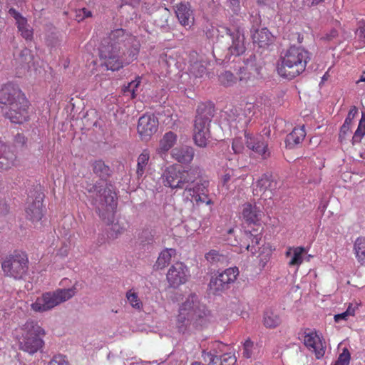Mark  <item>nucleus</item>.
I'll return each mask as SVG.
<instances>
[{"mask_svg": "<svg viewBox=\"0 0 365 365\" xmlns=\"http://www.w3.org/2000/svg\"><path fill=\"white\" fill-rule=\"evenodd\" d=\"M304 344L312 352L314 353L317 359H319V352L317 345L319 343V337L317 332L311 329H305L302 335Z\"/></svg>", "mask_w": 365, "mask_h": 365, "instance_id": "412c9836", "label": "nucleus"}, {"mask_svg": "<svg viewBox=\"0 0 365 365\" xmlns=\"http://www.w3.org/2000/svg\"><path fill=\"white\" fill-rule=\"evenodd\" d=\"M306 250L302 247H289L285 252L289 267L298 268L303 262Z\"/></svg>", "mask_w": 365, "mask_h": 365, "instance_id": "aec40b11", "label": "nucleus"}, {"mask_svg": "<svg viewBox=\"0 0 365 365\" xmlns=\"http://www.w3.org/2000/svg\"><path fill=\"white\" fill-rule=\"evenodd\" d=\"M244 239L246 242L251 241V244L250 242L244 243L245 249L248 251H250L252 254H255L257 252V249L255 246L259 245L261 236L259 235H254L250 232H245Z\"/></svg>", "mask_w": 365, "mask_h": 365, "instance_id": "2f4dec72", "label": "nucleus"}, {"mask_svg": "<svg viewBox=\"0 0 365 365\" xmlns=\"http://www.w3.org/2000/svg\"><path fill=\"white\" fill-rule=\"evenodd\" d=\"M212 117V108L203 104L198 106L194 124L193 139L195 143L204 148L210 137L209 125Z\"/></svg>", "mask_w": 365, "mask_h": 365, "instance_id": "6e6552de", "label": "nucleus"}, {"mask_svg": "<svg viewBox=\"0 0 365 365\" xmlns=\"http://www.w3.org/2000/svg\"><path fill=\"white\" fill-rule=\"evenodd\" d=\"M309 58L308 52L301 47L292 46L281 58L277 66L279 75L292 79L302 73Z\"/></svg>", "mask_w": 365, "mask_h": 365, "instance_id": "39448f33", "label": "nucleus"}, {"mask_svg": "<svg viewBox=\"0 0 365 365\" xmlns=\"http://www.w3.org/2000/svg\"><path fill=\"white\" fill-rule=\"evenodd\" d=\"M158 120L153 115H144L138 120V132L143 140H148L158 130Z\"/></svg>", "mask_w": 365, "mask_h": 365, "instance_id": "4468645a", "label": "nucleus"}, {"mask_svg": "<svg viewBox=\"0 0 365 365\" xmlns=\"http://www.w3.org/2000/svg\"><path fill=\"white\" fill-rule=\"evenodd\" d=\"M20 330L18 340L21 350L32 355L42 349L45 331L41 326L33 321L27 322Z\"/></svg>", "mask_w": 365, "mask_h": 365, "instance_id": "423d86ee", "label": "nucleus"}, {"mask_svg": "<svg viewBox=\"0 0 365 365\" xmlns=\"http://www.w3.org/2000/svg\"><path fill=\"white\" fill-rule=\"evenodd\" d=\"M219 81L225 86H231L236 83L237 78L230 71H225L219 76Z\"/></svg>", "mask_w": 365, "mask_h": 365, "instance_id": "a19ab883", "label": "nucleus"}, {"mask_svg": "<svg viewBox=\"0 0 365 365\" xmlns=\"http://www.w3.org/2000/svg\"><path fill=\"white\" fill-rule=\"evenodd\" d=\"M43 193L38 190L28 197L26 207V217L32 222H38L43 215Z\"/></svg>", "mask_w": 365, "mask_h": 365, "instance_id": "f8f14e48", "label": "nucleus"}, {"mask_svg": "<svg viewBox=\"0 0 365 365\" xmlns=\"http://www.w3.org/2000/svg\"><path fill=\"white\" fill-rule=\"evenodd\" d=\"M93 171L96 174L101 177H103L108 173V167L101 160H97L93 165Z\"/></svg>", "mask_w": 365, "mask_h": 365, "instance_id": "37998d69", "label": "nucleus"}, {"mask_svg": "<svg viewBox=\"0 0 365 365\" xmlns=\"http://www.w3.org/2000/svg\"><path fill=\"white\" fill-rule=\"evenodd\" d=\"M178 135L172 131L165 133L159 142L158 151L160 153L168 152L176 143Z\"/></svg>", "mask_w": 365, "mask_h": 365, "instance_id": "cd10ccee", "label": "nucleus"}, {"mask_svg": "<svg viewBox=\"0 0 365 365\" xmlns=\"http://www.w3.org/2000/svg\"><path fill=\"white\" fill-rule=\"evenodd\" d=\"M263 215L259 207L256 205L246 204L242 210V217L248 223L257 224Z\"/></svg>", "mask_w": 365, "mask_h": 365, "instance_id": "b1692460", "label": "nucleus"}, {"mask_svg": "<svg viewBox=\"0 0 365 365\" xmlns=\"http://www.w3.org/2000/svg\"><path fill=\"white\" fill-rule=\"evenodd\" d=\"M351 354L347 348H344L337 360L333 365H349Z\"/></svg>", "mask_w": 365, "mask_h": 365, "instance_id": "79ce46f5", "label": "nucleus"}, {"mask_svg": "<svg viewBox=\"0 0 365 365\" xmlns=\"http://www.w3.org/2000/svg\"><path fill=\"white\" fill-rule=\"evenodd\" d=\"M15 143L16 145H24L25 143H26V138L24 137V135L22 134H20V133H18L16 136H15Z\"/></svg>", "mask_w": 365, "mask_h": 365, "instance_id": "680f3d73", "label": "nucleus"}, {"mask_svg": "<svg viewBox=\"0 0 365 365\" xmlns=\"http://www.w3.org/2000/svg\"><path fill=\"white\" fill-rule=\"evenodd\" d=\"M360 304L355 303L349 304L346 310L345 311L349 316H354L356 310L359 309Z\"/></svg>", "mask_w": 365, "mask_h": 365, "instance_id": "13d9d810", "label": "nucleus"}, {"mask_svg": "<svg viewBox=\"0 0 365 365\" xmlns=\"http://www.w3.org/2000/svg\"><path fill=\"white\" fill-rule=\"evenodd\" d=\"M252 36L254 43L257 44L259 47H265L269 45L273 39L272 34L266 28L257 30Z\"/></svg>", "mask_w": 365, "mask_h": 365, "instance_id": "a878e982", "label": "nucleus"}, {"mask_svg": "<svg viewBox=\"0 0 365 365\" xmlns=\"http://www.w3.org/2000/svg\"><path fill=\"white\" fill-rule=\"evenodd\" d=\"M126 298L130 305L135 309L140 311L143 309L142 301L140 299L138 294L132 289L127 292Z\"/></svg>", "mask_w": 365, "mask_h": 365, "instance_id": "c9c22d12", "label": "nucleus"}, {"mask_svg": "<svg viewBox=\"0 0 365 365\" xmlns=\"http://www.w3.org/2000/svg\"><path fill=\"white\" fill-rule=\"evenodd\" d=\"M227 348V346L225 344L220 341H214L209 345V347L206 350L203 351L202 355L205 352H210L213 354V356L215 358H218L219 354H222L224 351H225Z\"/></svg>", "mask_w": 365, "mask_h": 365, "instance_id": "e433bc0d", "label": "nucleus"}, {"mask_svg": "<svg viewBox=\"0 0 365 365\" xmlns=\"http://www.w3.org/2000/svg\"><path fill=\"white\" fill-rule=\"evenodd\" d=\"M9 212V207L8 204L4 201L0 203V213L2 215H6Z\"/></svg>", "mask_w": 365, "mask_h": 365, "instance_id": "0e129e2a", "label": "nucleus"}, {"mask_svg": "<svg viewBox=\"0 0 365 365\" xmlns=\"http://www.w3.org/2000/svg\"><path fill=\"white\" fill-rule=\"evenodd\" d=\"M190 277V272L187 266L178 262L173 264L168 270L166 278L170 287L177 288L185 284Z\"/></svg>", "mask_w": 365, "mask_h": 365, "instance_id": "ddd939ff", "label": "nucleus"}, {"mask_svg": "<svg viewBox=\"0 0 365 365\" xmlns=\"http://www.w3.org/2000/svg\"><path fill=\"white\" fill-rule=\"evenodd\" d=\"M208 287L210 291L215 294H220L227 289V287L222 284L217 274L211 277Z\"/></svg>", "mask_w": 365, "mask_h": 365, "instance_id": "f704fd0d", "label": "nucleus"}, {"mask_svg": "<svg viewBox=\"0 0 365 365\" xmlns=\"http://www.w3.org/2000/svg\"><path fill=\"white\" fill-rule=\"evenodd\" d=\"M175 14L180 24L190 28L194 24V14L189 3H180L175 6Z\"/></svg>", "mask_w": 365, "mask_h": 365, "instance_id": "f3484780", "label": "nucleus"}, {"mask_svg": "<svg viewBox=\"0 0 365 365\" xmlns=\"http://www.w3.org/2000/svg\"><path fill=\"white\" fill-rule=\"evenodd\" d=\"M208 314V310L200 303L197 296L191 294L179 308L175 327L182 334H193L205 324Z\"/></svg>", "mask_w": 365, "mask_h": 365, "instance_id": "7ed1b4c3", "label": "nucleus"}, {"mask_svg": "<svg viewBox=\"0 0 365 365\" xmlns=\"http://www.w3.org/2000/svg\"><path fill=\"white\" fill-rule=\"evenodd\" d=\"M16 21V24H17L19 31H20V30L23 29L24 27H26L29 26V24H27L26 19L23 16L18 19Z\"/></svg>", "mask_w": 365, "mask_h": 365, "instance_id": "052dcab7", "label": "nucleus"}, {"mask_svg": "<svg viewBox=\"0 0 365 365\" xmlns=\"http://www.w3.org/2000/svg\"><path fill=\"white\" fill-rule=\"evenodd\" d=\"M356 34L358 36L359 39L365 43V24L359 26L356 31Z\"/></svg>", "mask_w": 365, "mask_h": 365, "instance_id": "6e6d98bb", "label": "nucleus"}, {"mask_svg": "<svg viewBox=\"0 0 365 365\" xmlns=\"http://www.w3.org/2000/svg\"><path fill=\"white\" fill-rule=\"evenodd\" d=\"M16 155L10 148L0 142V169L7 170L14 165Z\"/></svg>", "mask_w": 365, "mask_h": 365, "instance_id": "4be33fe9", "label": "nucleus"}, {"mask_svg": "<svg viewBox=\"0 0 365 365\" xmlns=\"http://www.w3.org/2000/svg\"><path fill=\"white\" fill-rule=\"evenodd\" d=\"M237 178L238 177L234 170H228L222 177V182L224 185H227L230 181L235 182Z\"/></svg>", "mask_w": 365, "mask_h": 365, "instance_id": "09e8293b", "label": "nucleus"}, {"mask_svg": "<svg viewBox=\"0 0 365 365\" xmlns=\"http://www.w3.org/2000/svg\"><path fill=\"white\" fill-rule=\"evenodd\" d=\"M76 294V287L75 285L68 289H57L53 292H47L37 297L36 301L31 304V307L36 312H47L69 300Z\"/></svg>", "mask_w": 365, "mask_h": 365, "instance_id": "0eeeda50", "label": "nucleus"}, {"mask_svg": "<svg viewBox=\"0 0 365 365\" xmlns=\"http://www.w3.org/2000/svg\"><path fill=\"white\" fill-rule=\"evenodd\" d=\"M138 43L135 38L119 29L104 38L99 47L100 60L108 70L118 71L136 59Z\"/></svg>", "mask_w": 365, "mask_h": 365, "instance_id": "f257e3e1", "label": "nucleus"}, {"mask_svg": "<svg viewBox=\"0 0 365 365\" xmlns=\"http://www.w3.org/2000/svg\"><path fill=\"white\" fill-rule=\"evenodd\" d=\"M227 6L235 14H238L240 11V0H227Z\"/></svg>", "mask_w": 365, "mask_h": 365, "instance_id": "8fccbe9b", "label": "nucleus"}, {"mask_svg": "<svg viewBox=\"0 0 365 365\" xmlns=\"http://www.w3.org/2000/svg\"><path fill=\"white\" fill-rule=\"evenodd\" d=\"M245 142L246 143L245 138L243 139L242 137H237L234 138L232 141V148L235 153H242L245 149Z\"/></svg>", "mask_w": 365, "mask_h": 365, "instance_id": "c03bdc74", "label": "nucleus"}, {"mask_svg": "<svg viewBox=\"0 0 365 365\" xmlns=\"http://www.w3.org/2000/svg\"><path fill=\"white\" fill-rule=\"evenodd\" d=\"M365 135V114L362 113L361 118L359 120L358 128L352 137V144L360 143Z\"/></svg>", "mask_w": 365, "mask_h": 365, "instance_id": "4c0bfd02", "label": "nucleus"}, {"mask_svg": "<svg viewBox=\"0 0 365 365\" xmlns=\"http://www.w3.org/2000/svg\"><path fill=\"white\" fill-rule=\"evenodd\" d=\"M28 258L24 253H18L6 258L1 264L4 274L15 279H21L28 271Z\"/></svg>", "mask_w": 365, "mask_h": 365, "instance_id": "1a4fd4ad", "label": "nucleus"}, {"mask_svg": "<svg viewBox=\"0 0 365 365\" xmlns=\"http://www.w3.org/2000/svg\"><path fill=\"white\" fill-rule=\"evenodd\" d=\"M206 67L202 61H195L190 64L189 71L195 77H201L205 73Z\"/></svg>", "mask_w": 365, "mask_h": 365, "instance_id": "58836bf2", "label": "nucleus"}, {"mask_svg": "<svg viewBox=\"0 0 365 365\" xmlns=\"http://www.w3.org/2000/svg\"><path fill=\"white\" fill-rule=\"evenodd\" d=\"M21 32V35L23 38H24L27 41H31L33 38V30L31 29L29 25L26 27H24L23 29L19 31Z\"/></svg>", "mask_w": 365, "mask_h": 365, "instance_id": "603ef678", "label": "nucleus"}, {"mask_svg": "<svg viewBox=\"0 0 365 365\" xmlns=\"http://www.w3.org/2000/svg\"><path fill=\"white\" fill-rule=\"evenodd\" d=\"M349 315L346 312L336 314L334 316V320L336 322H339L340 320H346Z\"/></svg>", "mask_w": 365, "mask_h": 365, "instance_id": "69168bd1", "label": "nucleus"}, {"mask_svg": "<svg viewBox=\"0 0 365 365\" xmlns=\"http://www.w3.org/2000/svg\"><path fill=\"white\" fill-rule=\"evenodd\" d=\"M20 61L21 63H23L24 65H27L28 66H29V64L33 61V56L29 49L24 48L21 51Z\"/></svg>", "mask_w": 365, "mask_h": 365, "instance_id": "49530a36", "label": "nucleus"}, {"mask_svg": "<svg viewBox=\"0 0 365 365\" xmlns=\"http://www.w3.org/2000/svg\"><path fill=\"white\" fill-rule=\"evenodd\" d=\"M93 197L100 217L108 224L114 222V214L116 209V195L112 186L103 181L94 185L90 190Z\"/></svg>", "mask_w": 365, "mask_h": 365, "instance_id": "20e7f679", "label": "nucleus"}, {"mask_svg": "<svg viewBox=\"0 0 365 365\" xmlns=\"http://www.w3.org/2000/svg\"><path fill=\"white\" fill-rule=\"evenodd\" d=\"M238 274V268L235 267L225 269L224 272L217 274V276L220 278L227 289H228L229 284L233 283L236 280Z\"/></svg>", "mask_w": 365, "mask_h": 365, "instance_id": "c756f323", "label": "nucleus"}, {"mask_svg": "<svg viewBox=\"0 0 365 365\" xmlns=\"http://www.w3.org/2000/svg\"><path fill=\"white\" fill-rule=\"evenodd\" d=\"M202 357L210 365H235L237 362L235 354L231 352L225 353L218 358H215L210 352H205Z\"/></svg>", "mask_w": 365, "mask_h": 365, "instance_id": "6ab92c4d", "label": "nucleus"}, {"mask_svg": "<svg viewBox=\"0 0 365 365\" xmlns=\"http://www.w3.org/2000/svg\"><path fill=\"white\" fill-rule=\"evenodd\" d=\"M263 324L267 328H275L281 324L280 317L275 312L268 309L264 312Z\"/></svg>", "mask_w": 365, "mask_h": 365, "instance_id": "7c9ffc66", "label": "nucleus"}, {"mask_svg": "<svg viewBox=\"0 0 365 365\" xmlns=\"http://www.w3.org/2000/svg\"><path fill=\"white\" fill-rule=\"evenodd\" d=\"M24 96L19 88L11 83L4 85L0 89V103L2 106H9L16 98Z\"/></svg>", "mask_w": 365, "mask_h": 365, "instance_id": "a211bd4d", "label": "nucleus"}, {"mask_svg": "<svg viewBox=\"0 0 365 365\" xmlns=\"http://www.w3.org/2000/svg\"><path fill=\"white\" fill-rule=\"evenodd\" d=\"M247 148L256 154L267 158L269 153L267 149L268 143L262 135H252L247 132L244 134Z\"/></svg>", "mask_w": 365, "mask_h": 365, "instance_id": "2eb2a0df", "label": "nucleus"}, {"mask_svg": "<svg viewBox=\"0 0 365 365\" xmlns=\"http://www.w3.org/2000/svg\"><path fill=\"white\" fill-rule=\"evenodd\" d=\"M355 257L361 265H365V237H359L354 243Z\"/></svg>", "mask_w": 365, "mask_h": 365, "instance_id": "c85d7f7f", "label": "nucleus"}, {"mask_svg": "<svg viewBox=\"0 0 365 365\" xmlns=\"http://www.w3.org/2000/svg\"><path fill=\"white\" fill-rule=\"evenodd\" d=\"M279 187L280 182L270 175L264 174L254 183L253 193L264 200L272 199Z\"/></svg>", "mask_w": 365, "mask_h": 365, "instance_id": "9b49d317", "label": "nucleus"}, {"mask_svg": "<svg viewBox=\"0 0 365 365\" xmlns=\"http://www.w3.org/2000/svg\"><path fill=\"white\" fill-rule=\"evenodd\" d=\"M306 132L304 125L294 128L293 130L287 135L285 140L286 146L290 149L294 148L303 141Z\"/></svg>", "mask_w": 365, "mask_h": 365, "instance_id": "393cba45", "label": "nucleus"}, {"mask_svg": "<svg viewBox=\"0 0 365 365\" xmlns=\"http://www.w3.org/2000/svg\"><path fill=\"white\" fill-rule=\"evenodd\" d=\"M255 109V106L251 103H246L245 106V112L246 115H250L252 113L254 114L253 110Z\"/></svg>", "mask_w": 365, "mask_h": 365, "instance_id": "338daca9", "label": "nucleus"}, {"mask_svg": "<svg viewBox=\"0 0 365 365\" xmlns=\"http://www.w3.org/2000/svg\"><path fill=\"white\" fill-rule=\"evenodd\" d=\"M149 159L150 152L148 150H144L138 156L136 171L138 176H142L144 174L146 166L148 164Z\"/></svg>", "mask_w": 365, "mask_h": 365, "instance_id": "72a5a7b5", "label": "nucleus"}, {"mask_svg": "<svg viewBox=\"0 0 365 365\" xmlns=\"http://www.w3.org/2000/svg\"><path fill=\"white\" fill-rule=\"evenodd\" d=\"M357 113H358L357 108L354 106H351L344 122H347L351 125L352 121H353L355 115L357 114Z\"/></svg>", "mask_w": 365, "mask_h": 365, "instance_id": "864d4df0", "label": "nucleus"}, {"mask_svg": "<svg viewBox=\"0 0 365 365\" xmlns=\"http://www.w3.org/2000/svg\"><path fill=\"white\" fill-rule=\"evenodd\" d=\"M176 254L175 250L174 249H165L163 250L153 266L155 270L163 269L166 267L170 262L173 256Z\"/></svg>", "mask_w": 365, "mask_h": 365, "instance_id": "bb28decb", "label": "nucleus"}, {"mask_svg": "<svg viewBox=\"0 0 365 365\" xmlns=\"http://www.w3.org/2000/svg\"><path fill=\"white\" fill-rule=\"evenodd\" d=\"M91 16V12L86 8H83L78 11L77 17L79 18L78 21L83 20L84 18Z\"/></svg>", "mask_w": 365, "mask_h": 365, "instance_id": "bf43d9fd", "label": "nucleus"}, {"mask_svg": "<svg viewBox=\"0 0 365 365\" xmlns=\"http://www.w3.org/2000/svg\"><path fill=\"white\" fill-rule=\"evenodd\" d=\"M48 365H68L65 358L62 356H55L48 364Z\"/></svg>", "mask_w": 365, "mask_h": 365, "instance_id": "5fc2aeb1", "label": "nucleus"}, {"mask_svg": "<svg viewBox=\"0 0 365 365\" xmlns=\"http://www.w3.org/2000/svg\"><path fill=\"white\" fill-rule=\"evenodd\" d=\"M200 175L197 169L181 170L178 166L168 167L163 173V182L165 186L172 189H184L183 200L191 203L200 202L212 205V201L208 197V185L207 180L195 182Z\"/></svg>", "mask_w": 365, "mask_h": 365, "instance_id": "f03ea898", "label": "nucleus"}, {"mask_svg": "<svg viewBox=\"0 0 365 365\" xmlns=\"http://www.w3.org/2000/svg\"><path fill=\"white\" fill-rule=\"evenodd\" d=\"M254 344L250 339H247L243 344V356L245 358L249 359L251 358L254 355Z\"/></svg>", "mask_w": 365, "mask_h": 365, "instance_id": "a18cd8bd", "label": "nucleus"}, {"mask_svg": "<svg viewBox=\"0 0 365 365\" xmlns=\"http://www.w3.org/2000/svg\"><path fill=\"white\" fill-rule=\"evenodd\" d=\"M338 36V32L336 29H331L329 32V34H326L324 37H323L324 39L329 41L332 39L335 38Z\"/></svg>", "mask_w": 365, "mask_h": 365, "instance_id": "e2e57ef3", "label": "nucleus"}, {"mask_svg": "<svg viewBox=\"0 0 365 365\" xmlns=\"http://www.w3.org/2000/svg\"><path fill=\"white\" fill-rule=\"evenodd\" d=\"M270 255H271V251L270 250H267V253L266 254V255L264 256H262L260 255V259H259V265L262 267V268H264L267 262L269 261V257H270Z\"/></svg>", "mask_w": 365, "mask_h": 365, "instance_id": "4d7b16f0", "label": "nucleus"}, {"mask_svg": "<svg viewBox=\"0 0 365 365\" xmlns=\"http://www.w3.org/2000/svg\"><path fill=\"white\" fill-rule=\"evenodd\" d=\"M172 157L180 163H190L195 155L194 149L190 146L177 147L172 150Z\"/></svg>", "mask_w": 365, "mask_h": 365, "instance_id": "5701e85b", "label": "nucleus"}, {"mask_svg": "<svg viewBox=\"0 0 365 365\" xmlns=\"http://www.w3.org/2000/svg\"><path fill=\"white\" fill-rule=\"evenodd\" d=\"M205 258L210 263L216 265L224 264L227 262V257L217 250H210L205 255Z\"/></svg>", "mask_w": 365, "mask_h": 365, "instance_id": "473e14b6", "label": "nucleus"}, {"mask_svg": "<svg viewBox=\"0 0 365 365\" xmlns=\"http://www.w3.org/2000/svg\"><path fill=\"white\" fill-rule=\"evenodd\" d=\"M29 101L24 95L16 98L9 106H1L4 115L14 123H22L29 118Z\"/></svg>", "mask_w": 365, "mask_h": 365, "instance_id": "9d476101", "label": "nucleus"}, {"mask_svg": "<svg viewBox=\"0 0 365 365\" xmlns=\"http://www.w3.org/2000/svg\"><path fill=\"white\" fill-rule=\"evenodd\" d=\"M140 79L141 78L140 77H137L134 81L129 83L128 86L123 88V93L125 95H130L131 98H134L136 96L138 88L140 83Z\"/></svg>", "mask_w": 365, "mask_h": 365, "instance_id": "ea45409f", "label": "nucleus"}, {"mask_svg": "<svg viewBox=\"0 0 365 365\" xmlns=\"http://www.w3.org/2000/svg\"><path fill=\"white\" fill-rule=\"evenodd\" d=\"M232 40L229 50L232 55L239 56L245 51V36L243 30L237 28L234 31L227 27H223Z\"/></svg>", "mask_w": 365, "mask_h": 365, "instance_id": "dca6fc26", "label": "nucleus"}, {"mask_svg": "<svg viewBox=\"0 0 365 365\" xmlns=\"http://www.w3.org/2000/svg\"><path fill=\"white\" fill-rule=\"evenodd\" d=\"M351 125L347 122H344L340 129L339 139L341 142L346 140V137L351 133Z\"/></svg>", "mask_w": 365, "mask_h": 365, "instance_id": "de8ad7c7", "label": "nucleus"}, {"mask_svg": "<svg viewBox=\"0 0 365 365\" xmlns=\"http://www.w3.org/2000/svg\"><path fill=\"white\" fill-rule=\"evenodd\" d=\"M240 81L243 83L245 82V83L247 86H255V78L254 76H251V74L249 73H244L243 76H242L240 78Z\"/></svg>", "mask_w": 365, "mask_h": 365, "instance_id": "3c124183", "label": "nucleus"}, {"mask_svg": "<svg viewBox=\"0 0 365 365\" xmlns=\"http://www.w3.org/2000/svg\"><path fill=\"white\" fill-rule=\"evenodd\" d=\"M9 13L15 19L16 21L22 16L16 9L13 8L9 9Z\"/></svg>", "mask_w": 365, "mask_h": 365, "instance_id": "774afa93", "label": "nucleus"}]
</instances>
